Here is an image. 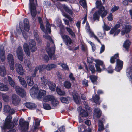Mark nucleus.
<instances>
[{
  "instance_id": "f257e3e1",
  "label": "nucleus",
  "mask_w": 132,
  "mask_h": 132,
  "mask_svg": "<svg viewBox=\"0 0 132 132\" xmlns=\"http://www.w3.org/2000/svg\"><path fill=\"white\" fill-rule=\"evenodd\" d=\"M96 7L98 10L95 12L93 15L94 21L97 20V21H99V17L100 15L102 18L105 16L107 14V11L105 10V8L102 5V3L101 1H97L96 3Z\"/></svg>"
},
{
  "instance_id": "f03ea898",
  "label": "nucleus",
  "mask_w": 132,
  "mask_h": 132,
  "mask_svg": "<svg viewBox=\"0 0 132 132\" xmlns=\"http://www.w3.org/2000/svg\"><path fill=\"white\" fill-rule=\"evenodd\" d=\"M43 37L49 40L54 45V46L52 47L51 49L50 47V44L47 42L46 50L51 60H54L56 59V58L54 54L55 48L54 41L52 39L50 36L48 34H46L44 35H43Z\"/></svg>"
},
{
  "instance_id": "7ed1b4c3",
  "label": "nucleus",
  "mask_w": 132,
  "mask_h": 132,
  "mask_svg": "<svg viewBox=\"0 0 132 132\" xmlns=\"http://www.w3.org/2000/svg\"><path fill=\"white\" fill-rule=\"evenodd\" d=\"M29 9L32 16L34 17L37 13L36 5L37 4V0H29Z\"/></svg>"
},
{
  "instance_id": "20e7f679",
  "label": "nucleus",
  "mask_w": 132,
  "mask_h": 132,
  "mask_svg": "<svg viewBox=\"0 0 132 132\" xmlns=\"http://www.w3.org/2000/svg\"><path fill=\"white\" fill-rule=\"evenodd\" d=\"M85 108L86 112L84 110H83L80 113V115L82 117L88 116V114H90L92 113L90 108L87 104H85Z\"/></svg>"
},
{
  "instance_id": "39448f33",
  "label": "nucleus",
  "mask_w": 132,
  "mask_h": 132,
  "mask_svg": "<svg viewBox=\"0 0 132 132\" xmlns=\"http://www.w3.org/2000/svg\"><path fill=\"white\" fill-rule=\"evenodd\" d=\"M39 90V88L36 84L34 85L30 89V95L33 98H36Z\"/></svg>"
},
{
  "instance_id": "423d86ee",
  "label": "nucleus",
  "mask_w": 132,
  "mask_h": 132,
  "mask_svg": "<svg viewBox=\"0 0 132 132\" xmlns=\"http://www.w3.org/2000/svg\"><path fill=\"white\" fill-rule=\"evenodd\" d=\"M15 90L18 94L22 98L26 96V93L23 89L19 86H16Z\"/></svg>"
},
{
  "instance_id": "0eeeda50",
  "label": "nucleus",
  "mask_w": 132,
  "mask_h": 132,
  "mask_svg": "<svg viewBox=\"0 0 132 132\" xmlns=\"http://www.w3.org/2000/svg\"><path fill=\"white\" fill-rule=\"evenodd\" d=\"M16 52L18 59L21 61H22L23 60V50L21 47L19 46L18 47Z\"/></svg>"
},
{
  "instance_id": "6e6552de",
  "label": "nucleus",
  "mask_w": 132,
  "mask_h": 132,
  "mask_svg": "<svg viewBox=\"0 0 132 132\" xmlns=\"http://www.w3.org/2000/svg\"><path fill=\"white\" fill-rule=\"evenodd\" d=\"M12 100L13 104L15 106H17L20 104L21 99L17 95L14 94L12 96Z\"/></svg>"
},
{
  "instance_id": "1a4fd4ad",
  "label": "nucleus",
  "mask_w": 132,
  "mask_h": 132,
  "mask_svg": "<svg viewBox=\"0 0 132 132\" xmlns=\"http://www.w3.org/2000/svg\"><path fill=\"white\" fill-rule=\"evenodd\" d=\"M63 41L67 45H71L72 43V41L70 38L67 35H64L62 38Z\"/></svg>"
},
{
  "instance_id": "9d476101",
  "label": "nucleus",
  "mask_w": 132,
  "mask_h": 132,
  "mask_svg": "<svg viewBox=\"0 0 132 132\" xmlns=\"http://www.w3.org/2000/svg\"><path fill=\"white\" fill-rule=\"evenodd\" d=\"M29 47L32 52H34L36 51V44L34 40H31L30 41L29 43Z\"/></svg>"
},
{
  "instance_id": "9b49d317",
  "label": "nucleus",
  "mask_w": 132,
  "mask_h": 132,
  "mask_svg": "<svg viewBox=\"0 0 132 132\" xmlns=\"http://www.w3.org/2000/svg\"><path fill=\"white\" fill-rule=\"evenodd\" d=\"M131 27L129 25L125 26L123 27L121 29V34L123 36L124 35L125 33H127L130 32L131 31Z\"/></svg>"
},
{
  "instance_id": "f8f14e48",
  "label": "nucleus",
  "mask_w": 132,
  "mask_h": 132,
  "mask_svg": "<svg viewBox=\"0 0 132 132\" xmlns=\"http://www.w3.org/2000/svg\"><path fill=\"white\" fill-rule=\"evenodd\" d=\"M54 97L51 95H47L45 96L43 99L44 102H47L50 101L51 102V104L53 106H55L56 104L54 103V100H53Z\"/></svg>"
},
{
  "instance_id": "ddd939ff",
  "label": "nucleus",
  "mask_w": 132,
  "mask_h": 132,
  "mask_svg": "<svg viewBox=\"0 0 132 132\" xmlns=\"http://www.w3.org/2000/svg\"><path fill=\"white\" fill-rule=\"evenodd\" d=\"M14 126V124H0V127L2 129V131L3 132H5L6 129L13 128Z\"/></svg>"
},
{
  "instance_id": "4468645a",
  "label": "nucleus",
  "mask_w": 132,
  "mask_h": 132,
  "mask_svg": "<svg viewBox=\"0 0 132 132\" xmlns=\"http://www.w3.org/2000/svg\"><path fill=\"white\" fill-rule=\"evenodd\" d=\"M16 71L18 73L21 75H23L24 73L23 69V67L20 64L17 63L16 64Z\"/></svg>"
},
{
  "instance_id": "2eb2a0df",
  "label": "nucleus",
  "mask_w": 132,
  "mask_h": 132,
  "mask_svg": "<svg viewBox=\"0 0 132 132\" xmlns=\"http://www.w3.org/2000/svg\"><path fill=\"white\" fill-rule=\"evenodd\" d=\"M72 95L74 102L77 104H79L80 100L78 93L76 92H74L72 93Z\"/></svg>"
},
{
  "instance_id": "dca6fc26",
  "label": "nucleus",
  "mask_w": 132,
  "mask_h": 132,
  "mask_svg": "<svg viewBox=\"0 0 132 132\" xmlns=\"http://www.w3.org/2000/svg\"><path fill=\"white\" fill-rule=\"evenodd\" d=\"M23 49L26 54L28 56H30V51L29 48L28 44L26 43L24 44L23 45Z\"/></svg>"
},
{
  "instance_id": "f3484780",
  "label": "nucleus",
  "mask_w": 132,
  "mask_h": 132,
  "mask_svg": "<svg viewBox=\"0 0 132 132\" xmlns=\"http://www.w3.org/2000/svg\"><path fill=\"white\" fill-rule=\"evenodd\" d=\"M48 85L49 88L51 91H54L55 90L56 87V85L55 83L52 81L48 79L47 80Z\"/></svg>"
},
{
  "instance_id": "a211bd4d",
  "label": "nucleus",
  "mask_w": 132,
  "mask_h": 132,
  "mask_svg": "<svg viewBox=\"0 0 132 132\" xmlns=\"http://www.w3.org/2000/svg\"><path fill=\"white\" fill-rule=\"evenodd\" d=\"M22 28L21 26H20L19 28H16L17 31L19 34H20L22 32L23 37L26 39L27 38V35L26 32L22 30Z\"/></svg>"
},
{
  "instance_id": "6ab92c4d",
  "label": "nucleus",
  "mask_w": 132,
  "mask_h": 132,
  "mask_svg": "<svg viewBox=\"0 0 132 132\" xmlns=\"http://www.w3.org/2000/svg\"><path fill=\"white\" fill-rule=\"evenodd\" d=\"M57 65L54 64H49L47 65H43L42 66V68H45L47 70H50L56 67Z\"/></svg>"
},
{
  "instance_id": "aec40b11",
  "label": "nucleus",
  "mask_w": 132,
  "mask_h": 132,
  "mask_svg": "<svg viewBox=\"0 0 132 132\" xmlns=\"http://www.w3.org/2000/svg\"><path fill=\"white\" fill-rule=\"evenodd\" d=\"M127 76L131 80L132 79V66H130L127 68L126 70Z\"/></svg>"
},
{
  "instance_id": "412c9836",
  "label": "nucleus",
  "mask_w": 132,
  "mask_h": 132,
  "mask_svg": "<svg viewBox=\"0 0 132 132\" xmlns=\"http://www.w3.org/2000/svg\"><path fill=\"white\" fill-rule=\"evenodd\" d=\"M24 30L26 31H28L29 30V22L27 19H24Z\"/></svg>"
},
{
  "instance_id": "4be33fe9",
  "label": "nucleus",
  "mask_w": 132,
  "mask_h": 132,
  "mask_svg": "<svg viewBox=\"0 0 132 132\" xmlns=\"http://www.w3.org/2000/svg\"><path fill=\"white\" fill-rule=\"evenodd\" d=\"M24 105L26 107L31 109H34L37 107L36 104L30 102H27Z\"/></svg>"
},
{
  "instance_id": "5701e85b",
  "label": "nucleus",
  "mask_w": 132,
  "mask_h": 132,
  "mask_svg": "<svg viewBox=\"0 0 132 132\" xmlns=\"http://www.w3.org/2000/svg\"><path fill=\"white\" fill-rule=\"evenodd\" d=\"M89 78L91 82L94 84L96 85L97 83V80L98 77L96 76L90 75L89 76Z\"/></svg>"
},
{
  "instance_id": "b1692460",
  "label": "nucleus",
  "mask_w": 132,
  "mask_h": 132,
  "mask_svg": "<svg viewBox=\"0 0 132 132\" xmlns=\"http://www.w3.org/2000/svg\"><path fill=\"white\" fill-rule=\"evenodd\" d=\"M5 52L3 46H1L0 51V58L2 61H4L5 59Z\"/></svg>"
},
{
  "instance_id": "393cba45",
  "label": "nucleus",
  "mask_w": 132,
  "mask_h": 132,
  "mask_svg": "<svg viewBox=\"0 0 132 132\" xmlns=\"http://www.w3.org/2000/svg\"><path fill=\"white\" fill-rule=\"evenodd\" d=\"M131 44V43L129 40H127L125 41L123 45V47L128 52L129 50V48Z\"/></svg>"
},
{
  "instance_id": "a878e982",
  "label": "nucleus",
  "mask_w": 132,
  "mask_h": 132,
  "mask_svg": "<svg viewBox=\"0 0 132 132\" xmlns=\"http://www.w3.org/2000/svg\"><path fill=\"white\" fill-rule=\"evenodd\" d=\"M26 78L28 85L30 86H32L34 84L32 77L31 76H27L26 77Z\"/></svg>"
},
{
  "instance_id": "bb28decb",
  "label": "nucleus",
  "mask_w": 132,
  "mask_h": 132,
  "mask_svg": "<svg viewBox=\"0 0 132 132\" xmlns=\"http://www.w3.org/2000/svg\"><path fill=\"white\" fill-rule=\"evenodd\" d=\"M46 92L44 90H40L38 92V94L36 96V98L40 99L44 95L46 94Z\"/></svg>"
},
{
  "instance_id": "cd10ccee",
  "label": "nucleus",
  "mask_w": 132,
  "mask_h": 132,
  "mask_svg": "<svg viewBox=\"0 0 132 132\" xmlns=\"http://www.w3.org/2000/svg\"><path fill=\"white\" fill-rule=\"evenodd\" d=\"M86 127L85 126L82 125H81L80 126L78 127V129L79 132H81L82 130V129H83L84 130L83 131V132H90V129H88V130H87L86 129Z\"/></svg>"
},
{
  "instance_id": "c85d7f7f",
  "label": "nucleus",
  "mask_w": 132,
  "mask_h": 132,
  "mask_svg": "<svg viewBox=\"0 0 132 132\" xmlns=\"http://www.w3.org/2000/svg\"><path fill=\"white\" fill-rule=\"evenodd\" d=\"M66 29L67 31L69 33V35L71 36L72 38H75L76 36L75 33L70 28L68 27H66Z\"/></svg>"
},
{
  "instance_id": "c756f323",
  "label": "nucleus",
  "mask_w": 132,
  "mask_h": 132,
  "mask_svg": "<svg viewBox=\"0 0 132 132\" xmlns=\"http://www.w3.org/2000/svg\"><path fill=\"white\" fill-rule=\"evenodd\" d=\"M18 78L19 79L20 83L22 86L24 87H27V84L24 79L23 78L20 76H18Z\"/></svg>"
},
{
  "instance_id": "7c9ffc66",
  "label": "nucleus",
  "mask_w": 132,
  "mask_h": 132,
  "mask_svg": "<svg viewBox=\"0 0 132 132\" xmlns=\"http://www.w3.org/2000/svg\"><path fill=\"white\" fill-rule=\"evenodd\" d=\"M61 101L63 103L68 104L69 103V101L70 100V98L69 97H61L60 98Z\"/></svg>"
},
{
  "instance_id": "2f4dec72",
  "label": "nucleus",
  "mask_w": 132,
  "mask_h": 132,
  "mask_svg": "<svg viewBox=\"0 0 132 132\" xmlns=\"http://www.w3.org/2000/svg\"><path fill=\"white\" fill-rule=\"evenodd\" d=\"M116 30H117L114 28H112L110 31V34H112L115 32L113 35L114 36H115L118 35L120 31V29H118L117 31Z\"/></svg>"
},
{
  "instance_id": "473e14b6",
  "label": "nucleus",
  "mask_w": 132,
  "mask_h": 132,
  "mask_svg": "<svg viewBox=\"0 0 132 132\" xmlns=\"http://www.w3.org/2000/svg\"><path fill=\"white\" fill-rule=\"evenodd\" d=\"M34 36L37 41L39 43H41V39L39 37L38 35V31L37 30H34Z\"/></svg>"
},
{
  "instance_id": "72a5a7b5",
  "label": "nucleus",
  "mask_w": 132,
  "mask_h": 132,
  "mask_svg": "<svg viewBox=\"0 0 132 132\" xmlns=\"http://www.w3.org/2000/svg\"><path fill=\"white\" fill-rule=\"evenodd\" d=\"M41 84L42 87H45L46 86L47 83L46 77L44 76L41 78Z\"/></svg>"
},
{
  "instance_id": "f704fd0d",
  "label": "nucleus",
  "mask_w": 132,
  "mask_h": 132,
  "mask_svg": "<svg viewBox=\"0 0 132 132\" xmlns=\"http://www.w3.org/2000/svg\"><path fill=\"white\" fill-rule=\"evenodd\" d=\"M6 72L4 66L0 67V75L4 76L6 75Z\"/></svg>"
},
{
  "instance_id": "c9c22d12",
  "label": "nucleus",
  "mask_w": 132,
  "mask_h": 132,
  "mask_svg": "<svg viewBox=\"0 0 132 132\" xmlns=\"http://www.w3.org/2000/svg\"><path fill=\"white\" fill-rule=\"evenodd\" d=\"M9 89L7 85L2 83H0V90L2 91H7Z\"/></svg>"
},
{
  "instance_id": "e433bc0d",
  "label": "nucleus",
  "mask_w": 132,
  "mask_h": 132,
  "mask_svg": "<svg viewBox=\"0 0 132 132\" xmlns=\"http://www.w3.org/2000/svg\"><path fill=\"white\" fill-rule=\"evenodd\" d=\"M95 62L96 63V64H95L96 65L97 64L98 65H101L103 69H105V66L104 65L103 61L99 60H95Z\"/></svg>"
},
{
  "instance_id": "4c0bfd02",
  "label": "nucleus",
  "mask_w": 132,
  "mask_h": 132,
  "mask_svg": "<svg viewBox=\"0 0 132 132\" xmlns=\"http://www.w3.org/2000/svg\"><path fill=\"white\" fill-rule=\"evenodd\" d=\"M8 79L9 82V84L11 85V86L13 88H14L16 86L15 84V82L12 80L11 78L9 76H8Z\"/></svg>"
},
{
  "instance_id": "58836bf2",
  "label": "nucleus",
  "mask_w": 132,
  "mask_h": 132,
  "mask_svg": "<svg viewBox=\"0 0 132 132\" xmlns=\"http://www.w3.org/2000/svg\"><path fill=\"white\" fill-rule=\"evenodd\" d=\"M29 124H20L21 130L23 131H26L28 130Z\"/></svg>"
},
{
  "instance_id": "ea45409f",
  "label": "nucleus",
  "mask_w": 132,
  "mask_h": 132,
  "mask_svg": "<svg viewBox=\"0 0 132 132\" xmlns=\"http://www.w3.org/2000/svg\"><path fill=\"white\" fill-rule=\"evenodd\" d=\"M95 112L96 113V116L98 118H99L101 116V112L100 110V109L97 108L95 109Z\"/></svg>"
},
{
  "instance_id": "a19ab883",
  "label": "nucleus",
  "mask_w": 132,
  "mask_h": 132,
  "mask_svg": "<svg viewBox=\"0 0 132 132\" xmlns=\"http://www.w3.org/2000/svg\"><path fill=\"white\" fill-rule=\"evenodd\" d=\"M12 119V117L11 116L9 115L7 116L5 121L4 124H10Z\"/></svg>"
},
{
  "instance_id": "79ce46f5",
  "label": "nucleus",
  "mask_w": 132,
  "mask_h": 132,
  "mask_svg": "<svg viewBox=\"0 0 132 132\" xmlns=\"http://www.w3.org/2000/svg\"><path fill=\"white\" fill-rule=\"evenodd\" d=\"M31 118L29 117L28 118V120L27 121H25L24 119L23 118H21L19 120V124H29Z\"/></svg>"
},
{
  "instance_id": "37998d69",
  "label": "nucleus",
  "mask_w": 132,
  "mask_h": 132,
  "mask_svg": "<svg viewBox=\"0 0 132 132\" xmlns=\"http://www.w3.org/2000/svg\"><path fill=\"white\" fill-rule=\"evenodd\" d=\"M7 59L9 63L14 62V59L12 55L11 54H9L8 55Z\"/></svg>"
},
{
  "instance_id": "c03bdc74",
  "label": "nucleus",
  "mask_w": 132,
  "mask_h": 132,
  "mask_svg": "<svg viewBox=\"0 0 132 132\" xmlns=\"http://www.w3.org/2000/svg\"><path fill=\"white\" fill-rule=\"evenodd\" d=\"M93 99L95 103L96 104H100V102L99 101V97L98 96L96 95L95 96L93 97Z\"/></svg>"
},
{
  "instance_id": "a18cd8bd",
  "label": "nucleus",
  "mask_w": 132,
  "mask_h": 132,
  "mask_svg": "<svg viewBox=\"0 0 132 132\" xmlns=\"http://www.w3.org/2000/svg\"><path fill=\"white\" fill-rule=\"evenodd\" d=\"M102 27L104 31H109L110 29L111 28L110 26H108L104 23V25L102 26Z\"/></svg>"
},
{
  "instance_id": "49530a36",
  "label": "nucleus",
  "mask_w": 132,
  "mask_h": 132,
  "mask_svg": "<svg viewBox=\"0 0 132 132\" xmlns=\"http://www.w3.org/2000/svg\"><path fill=\"white\" fill-rule=\"evenodd\" d=\"M40 125L33 124L31 129V130L33 132L36 131L39 128Z\"/></svg>"
},
{
  "instance_id": "de8ad7c7",
  "label": "nucleus",
  "mask_w": 132,
  "mask_h": 132,
  "mask_svg": "<svg viewBox=\"0 0 132 132\" xmlns=\"http://www.w3.org/2000/svg\"><path fill=\"white\" fill-rule=\"evenodd\" d=\"M43 106L44 109L47 110H50L51 109L50 104L46 103H43Z\"/></svg>"
},
{
  "instance_id": "09e8293b",
  "label": "nucleus",
  "mask_w": 132,
  "mask_h": 132,
  "mask_svg": "<svg viewBox=\"0 0 132 132\" xmlns=\"http://www.w3.org/2000/svg\"><path fill=\"white\" fill-rule=\"evenodd\" d=\"M64 85L66 88L69 89L71 87V84L70 82L66 81L64 82Z\"/></svg>"
},
{
  "instance_id": "8fccbe9b",
  "label": "nucleus",
  "mask_w": 132,
  "mask_h": 132,
  "mask_svg": "<svg viewBox=\"0 0 132 132\" xmlns=\"http://www.w3.org/2000/svg\"><path fill=\"white\" fill-rule=\"evenodd\" d=\"M123 62L119 59H117L116 60V65L120 66L123 67Z\"/></svg>"
},
{
  "instance_id": "3c124183",
  "label": "nucleus",
  "mask_w": 132,
  "mask_h": 132,
  "mask_svg": "<svg viewBox=\"0 0 132 132\" xmlns=\"http://www.w3.org/2000/svg\"><path fill=\"white\" fill-rule=\"evenodd\" d=\"M46 27L47 31L49 33H50L51 32L50 25L49 22L48 21H47Z\"/></svg>"
},
{
  "instance_id": "603ef678",
  "label": "nucleus",
  "mask_w": 132,
  "mask_h": 132,
  "mask_svg": "<svg viewBox=\"0 0 132 132\" xmlns=\"http://www.w3.org/2000/svg\"><path fill=\"white\" fill-rule=\"evenodd\" d=\"M64 30L63 27H62L60 28V31L59 33L60 34L62 38L64 37Z\"/></svg>"
},
{
  "instance_id": "864d4df0",
  "label": "nucleus",
  "mask_w": 132,
  "mask_h": 132,
  "mask_svg": "<svg viewBox=\"0 0 132 132\" xmlns=\"http://www.w3.org/2000/svg\"><path fill=\"white\" fill-rule=\"evenodd\" d=\"M56 91L58 94L60 95H63L65 94V92L64 91H62L60 88H57Z\"/></svg>"
},
{
  "instance_id": "5fc2aeb1",
  "label": "nucleus",
  "mask_w": 132,
  "mask_h": 132,
  "mask_svg": "<svg viewBox=\"0 0 132 132\" xmlns=\"http://www.w3.org/2000/svg\"><path fill=\"white\" fill-rule=\"evenodd\" d=\"M80 3L81 5L84 8H85L86 7L87 5L86 0H82L80 1Z\"/></svg>"
},
{
  "instance_id": "6e6d98bb",
  "label": "nucleus",
  "mask_w": 132,
  "mask_h": 132,
  "mask_svg": "<svg viewBox=\"0 0 132 132\" xmlns=\"http://www.w3.org/2000/svg\"><path fill=\"white\" fill-rule=\"evenodd\" d=\"M10 109V107L8 105H5L4 108V112L5 113L9 112Z\"/></svg>"
},
{
  "instance_id": "4d7b16f0",
  "label": "nucleus",
  "mask_w": 132,
  "mask_h": 132,
  "mask_svg": "<svg viewBox=\"0 0 132 132\" xmlns=\"http://www.w3.org/2000/svg\"><path fill=\"white\" fill-rule=\"evenodd\" d=\"M89 70L91 71L92 74H94L95 72V70L94 66L93 65H90L89 67Z\"/></svg>"
},
{
  "instance_id": "13d9d810",
  "label": "nucleus",
  "mask_w": 132,
  "mask_h": 132,
  "mask_svg": "<svg viewBox=\"0 0 132 132\" xmlns=\"http://www.w3.org/2000/svg\"><path fill=\"white\" fill-rule=\"evenodd\" d=\"M88 62L89 63H92L94 60V58L92 56L87 57Z\"/></svg>"
},
{
  "instance_id": "bf43d9fd",
  "label": "nucleus",
  "mask_w": 132,
  "mask_h": 132,
  "mask_svg": "<svg viewBox=\"0 0 132 132\" xmlns=\"http://www.w3.org/2000/svg\"><path fill=\"white\" fill-rule=\"evenodd\" d=\"M122 68L123 67H122L121 66H120L116 65L115 67V70L116 71L119 72L120 70L122 69Z\"/></svg>"
},
{
  "instance_id": "052dcab7",
  "label": "nucleus",
  "mask_w": 132,
  "mask_h": 132,
  "mask_svg": "<svg viewBox=\"0 0 132 132\" xmlns=\"http://www.w3.org/2000/svg\"><path fill=\"white\" fill-rule=\"evenodd\" d=\"M88 81L84 79L82 81V84L85 87L88 86Z\"/></svg>"
},
{
  "instance_id": "680f3d73",
  "label": "nucleus",
  "mask_w": 132,
  "mask_h": 132,
  "mask_svg": "<svg viewBox=\"0 0 132 132\" xmlns=\"http://www.w3.org/2000/svg\"><path fill=\"white\" fill-rule=\"evenodd\" d=\"M119 8V6H116L115 5L114 6V7L111 9V11L112 12V13H113L118 10Z\"/></svg>"
},
{
  "instance_id": "e2e57ef3",
  "label": "nucleus",
  "mask_w": 132,
  "mask_h": 132,
  "mask_svg": "<svg viewBox=\"0 0 132 132\" xmlns=\"http://www.w3.org/2000/svg\"><path fill=\"white\" fill-rule=\"evenodd\" d=\"M101 44V46L100 49V54H101L103 52L105 49V46L104 45L102 44Z\"/></svg>"
},
{
  "instance_id": "0e129e2a",
  "label": "nucleus",
  "mask_w": 132,
  "mask_h": 132,
  "mask_svg": "<svg viewBox=\"0 0 132 132\" xmlns=\"http://www.w3.org/2000/svg\"><path fill=\"white\" fill-rule=\"evenodd\" d=\"M3 98L5 102H7L9 100V97L6 95H4L3 96Z\"/></svg>"
},
{
  "instance_id": "69168bd1",
  "label": "nucleus",
  "mask_w": 132,
  "mask_h": 132,
  "mask_svg": "<svg viewBox=\"0 0 132 132\" xmlns=\"http://www.w3.org/2000/svg\"><path fill=\"white\" fill-rule=\"evenodd\" d=\"M107 71L109 73H112L113 72V70L111 66H110L108 67Z\"/></svg>"
},
{
  "instance_id": "338daca9",
  "label": "nucleus",
  "mask_w": 132,
  "mask_h": 132,
  "mask_svg": "<svg viewBox=\"0 0 132 132\" xmlns=\"http://www.w3.org/2000/svg\"><path fill=\"white\" fill-rule=\"evenodd\" d=\"M24 62L25 64L29 67L30 64V62L28 60H25L24 61Z\"/></svg>"
},
{
  "instance_id": "774afa93",
  "label": "nucleus",
  "mask_w": 132,
  "mask_h": 132,
  "mask_svg": "<svg viewBox=\"0 0 132 132\" xmlns=\"http://www.w3.org/2000/svg\"><path fill=\"white\" fill-rule=\"evenodd\" d=\"M59 129L60 132H65V127L63 126H62L59 128Z\"/></svg>"
}]
</instances>
